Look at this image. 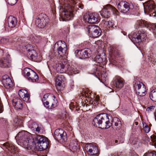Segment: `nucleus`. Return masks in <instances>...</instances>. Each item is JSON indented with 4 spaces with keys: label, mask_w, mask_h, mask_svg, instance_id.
<instances>
[{
    "label": "nucleus",
    "mask_w": 156,
    "mask_h": 156,
    "mask_svg": "<svg viewBox=\"0 0 156 156\" xmlns=\"http://www.w3.org/2000/svg\"><path fill=\"white\" fill-rule=\"evenodd\" d=\"M112 116L106 113H102L98 115L93 119L92 124L96 126H100L101 129H108L112 126L110 122Z\"/></svg>",
    "instance_id": "obj_1"
},
{
    "label": "nucleus",
    "mask_w": 156,
    "mask_h": 156,
    "mask_svg": "<svg viewBox=\"0 0 156 156\" xmlns=\"http://www.w3.org/2000/svg\"><path fill=\"white\" fill-rule=\"evenodd\" d=\"M15 138L22 143L24 148L27 149L31 148L34 139L30 133L25 131L20 132L15 137Z\"/></svg>",
    "instance_id": "obj_2"
},
{
    "label": "nucleus",
    "mask_w": 156,
    "mask_h": 156,
    "mask_svg": "<svg viewBox=\"0 0 156 156\" xmlns=\"http://www.w3.org/2000/svg\"><path fill=\"white\" fill-rule=\"evenodd\" d=\"M24 76L29 81L35 82L38 80V76L34 71L28 68H26L23 71Z\"/></svg>",
    "instance_id": "obj_3"
},
{
    "label": "nucleus",
    "mask_w": 156,
    "mask_h": 156,
    "mask_svg": "<svg viewBox=\"0 0 156 156\" xmlns=\"http://www.w3.org/2000/svg\"><path fill=\"white\" fill-rule=\"evenodd\" d=\"M89 35H91L94 38L98 37L101 35V32L100 28L95 25H89L85 28Z\"/></svg>",
    "instance_id": "obj_4"
},
{
    "label": "nucleus",
    "mask_w": 156,
    "mask_h": 156,
    "mask_svg": "<svg viewBox=\"0 0 156 156\" xmlns=\"http://www.w3.org/2000/svg\"><path fill=\"white\" fill-rule=\"evenodd\" d=\"M48 22V17L45 14L42 13L37 16L35 24L38 27L42 28L46 25Z\"/></svg>",
    "instance_id": "obj_5"
},
{
    "label": "nucleus",
    "mask_w": 156,
    "mask_h": 156,
    "mask_svg": "<svg viewBox=\"0 0 156 156\" xmlns=\"http://www.w3.org/2000/svg\"><path fill=\"white\" fill-rule=\"evenodd\" d=\"M146 36L145 32L143 30H139L137 34H134L132 36L129 35V37L133 43H140Z\"/></svg>",
    "instance_id": "obj_6"
},
{
    "label": "nucleus",
    "mask_w": 156,
    "mask_h": 156,
    "mask_svg": "<svg viewBox=\"0 0 156 156\" xmlns=\"http://www.w3.org/2000/svg\"><path fill=\"white\" fill-rule=\"evenodd\" d=\"M86 21L90 23H97L100 20L99 14L96 13H86L84 15Z\"/></svg>",
    "instance_id": "obj_7"
},
{
    "label": "nucleus",
    "mask_w": 156,
    "mask_h": 156,
    "mask_svg": "<svg viewBox=\"0 0 156 156\" xmlns=\"http://www.w3.org/2000/svg\"><path fill=\"white\" fill-rule=\"evenodd\" d=\"M144 7L145 11L151 12L153 16H156V5H154L153 1L150 0L145 2Z\"/></svg>",
    "instance_id": "obj_8"
},
{
    "label": "nucleus",
    "mask_w": 156,
    "mask_h": 156,
    "mask_svg": "<svg viewBox=\"0 0 156 156\" xmlns=\"http://www.w3.org/2000/svg\"><path fill=\"white\" fill-rule=\"evenodd\" d=\"M110 10H111L113 12L116 14L118 12L117 10L112 5L108 4L104 6L101 12V15L105 18H108L110 15Z\"/></svg>",
    "instance_id": "obj_9"
},
{
    "label": "nucleus",
    "mask_w": 156,
    "mask_h": 156,
    "mask_svg": "<svg viewBox=\"0 0 156 156\" xmlns=\"http://www.w3.org/2000/svg\"><path fill=\"white\" fill-rule=\"evenodd\" d=\"M54 137L57 140H61L65 142L67 140L66 133L62 129H56L54 132Z\"/></svg>",
    "instance_id": "obj_10"
},
{
    "label": "nucleus",
    "mask_w": 156,
    "mask_h": 156,
    "mask_svg": "<svg viewBox=\"0 0 156 156\" xmlns=\"http://www.w3.org/2000/svg\"><path fill=\"white\" fill-rule=\"evenodd\" d=\"M133 8L132 4L130 5L126 2H121L118 5V8L119 10L123 13H126L130 9H132Z\"/></svg>",
    "instance_id": "obj_11"
},
{
    "label": "nucleus",
    "mask_w": 156,
    "mask_h": 156,
    "mask_svg": "<svg viewBox=\"0 0 156 156\" xmlns=\"http://www.w3.org/2000/svg\"><path fill=\"white\" fill-rule=\"evenodd\" d=\"M58 46L57 48L58 54L62 56L66 54L67 49V45L65 42L62 41H59L57 42Z\"/></svg>",
    "instance_id": "obj_12"
},
{
    "label": "nucleus",
    "mask_w": 156,
    "mask_h": 156,
    "mask_svg": "<svg viewBox=\"0 0 156 156\" xmlns=\"http://www.w3.org/2000/svg\"><path fill=\"white\" fill-rule=\"evenodd\" d=\"M45 102L44 106L47 108L52 109L55 108L57 106L58 101L57 100L55 99V96L51 95L48 101Z\"/></svg>",
    "instance_id": "obj_13"
},
{
    "label": "nucleus",
    "mask_w": 156,
    "mask_h": 156,
    "mask_svg": "<svg viewBox=\"0 0 156 156\" xmlns=\"http://www.w3.org/2000/svg\"><path fill=\"white\" fill-rule=\"evenodd\" d=\"M85 148L86 151L91 155L97 154L98 152L97 147L91 144H86Z\"/></svg>",
    "instance_id": "obj_14"
},
{
    "label": "nucleus",
    "mask_w": 156,
    "mask_h": 156,
    "mask_svg": "<svg viewBox=\"0 0 156 156\" xmlns=\"http://www.w3.org/2000/svg\"><path fill=\"white\" fill-rule=\"evenodd\" d=\"M18 94L20 98L23 101L26 102H29L30 96L26 90L24 89L20 90L19 91Z\"/></svg>",
    "instance_id": "obj_15"
},
{
    "label": "nucleus",
    "mask_w": 156,
    "mask_h": 156,
    "mask_svg": "<svg viewBox=\"0 0 156 156\" xmlns=\"http://www.w3.org/2000/svg\"><path fill=\"white\" fill-rule=\"evenodd\" d=\"M56 70L58 73H65L67 70L66 63L65 62H59L57 64Z\"/></svg>",
    "instance_id": "obj_16"
},
{
    "label": "nucleus",
    "mask_w": 156,
    "mask_h": 156,
    "mask_svg": "<svg viewBox=\"0 0 156 156\" xmlns=\"http://www.w3.org/2000/svg\"><path fill=\"white\" fill-rule=\"evenodd\" d=\"M80 54L79 58L83 59L90 57L92 54V51L90 49L87 48L80 51Z\"/></svg>",
    "instance_id": "obj_17"
},
{
    "label": "nucleus",
    "mask_w": 156,
    "mask_h": 156,
    "mask_svg": "<svg viewBox=\"0 0 156 156\" xmlns=\"http://www.w3.org/2000/svg\"><path fill=\"white\" fill-rule=\"evenodd\" d=\"M10 58V56L8 55L5 57L1 58L0 60V66L4 68L9 67L11 66Z\"/></svg>",
    "instance_id": "obj_18"
},
{
    "label": "nucleus",
    "mask_w": 156,
    "mask_h": 156,
    "mask_svg": "<svg viewBox=\"0 0 156 156\" xmlns=\"http://www.w3.org/2000/svg\"><path fill=\"white\" fill-rule=\"evenodd\" d=\"M8 26L11 28L15 27L17 24L16 18L12 16H9L7 19Z\"/></svg>",
    "instance_id": "obj_19"
},
{
    "label": "nucleus",
    "mask_w": 156,
    "mask_h": 156,
    "mask_svg": "<svg viewBox=\"0 0 156 156\" xmlns=\"http://www.w3.org/2000/svg\"><path fill=\"white\" fill-rule=\"evenodd\" d=\"M12 105L16 109H21L23 108L22 101L18 98H15L13 100Z\"/></svg>",
    "instance_id": "obj_20"
},
{
    "label": "nucleus",
    "mask_w": 156,
    "mask_h": 156,
    "mask_svg": "<svg viewBox=\"0 0 156 156\" xmlns=\"http://www.w3.org/2000/svg\"><path fill=\"white\" fill-rule=\"evenodd\" d=\"M110 122L112 123V125H113L114 123V126L115 127L116 129L119 130L122 126L121 122L120 120L117 117H114L113 118L111 119L110 120Z\"/></svg>",
    "instance_id": "obj_21"
},
{
    "label": "nucleus",
    "mask_w": 156,
    "mask_h": 156,
    "mask_svg": "<svg viewBox=\"0 0 156 156\" xmlns=\"http://www.w3.org/2000/svg\"><path fill=\"white\" fill-rule=\"evenodd\" d=\"M64 80L65 78L63 75H58L57 76L55 81L56 85L57 86V88L58 90L60 89V87L61 86L62 82H64Z\"/></svg>",
    "instance_id": "obj_22"
},
{
    "label": "nucleus",
    "mask_w": 156,
    "mask_h": 156,
    "mask_svg": "<svg viewBox=\"0 0 156 156\" xmlns=\"http://www.w3.org/2000/svg\"><path fill=\"white\" fill-rule=\"evenodd\" d=\"M62 15L63 16L64 20L65 21L70 20L73 16L72 12L70 10L68 11L66 9L63 10V12Z\"/></svg>",
    "instance_id": "obj_23"
},
{
    "label": "nucleus",
    "mask_w": 156,
    "mask_h": 156,
    "mask_svg": "<svg viewBox=\"0 0 156 156\" xmlns=\"http://www.w3.org/2000/svg\"><path fill=\"white\" fill-rule=\"evenodd\" d=\"M69 145L70 148L73 150V151H76L77 149L79 148V145L76 139L71 140Z\"/></svg>",
    "instance_id": "obj_24"
},
{
    "label": "nucleus",
    "mask_w": 156,
    "mask_h": 156,
    "mask_svg": "<svg viewBox=\"0 0 156 156\" xmlns=\"http://www.w3.org/2000/svg\"><path fill=\"white\" fill-rule=\"evenodd\" d=\"M94 61L97 64L101 65H104L106 63V58H102L101 57V55H98L94 58Z\"/></svg>",
    "instance_id": "obj_25"
},
{
    "label": "nucleus",
    "mask_w": 156,
    "mask_h": 156,
    "mask_svg": "<svg viewBox=\"0 0 156 156\" xmlns=\"http://www.w3.org/2000/svg\"><path fill=\"white\" fill-rule=\"evenodd\" d=\"M114 86L116 88H120L124 85L123 80L122 78L118 77L116 78L114 83Z\"/></svg>",
    "instance_id": "obj_26"
},
{
    "label": "nucleus",
    "mask_w": 156,
    "mask_h": 156,
    "mask_svg": "<svg viewBox=\"0 0 156 156\" xmlns=\"http://www.w3.org/2000/svg\"><path fill=\"white\" fill-rule=\"evenodd\" d=\"M48 142L47 139L46 140L39 144L37 146L39 147L40 151H43L46 149L48 147Z\"/></svg>",
    "instance_id": "obj_27"
},
{
    "label": "nucleus",
    "mask_w": 156,
    "mask_h": 156,
    "mask_svg": "<svg viewBox=\"0 0 156 156\" xmlns=\"http://www.w3.org/2000/svg\"><path fill=\"white\" fill-rule=\"evenodd\" d=\"M146 89L145 86L141 87L138 90L135 91V92L137 95L140 96H143L146 94Z\"/></svg>",
    "instance_id": "obj_28"
},
{
    "label": "nucleus",
    "mask_w": 156,
    "mask_h": 156,
    "mask_svg": "<svg viewBox=\"0 0 156 156\" xmlns=\"http://www.w3.org/2000/svg\"><path fill=\"white\" fill-rule=\"evenodd\" d=\"M47 139H48L42 135H37L35 137L34 140L35 143L39 145L41 142H43Z\"/></svg>",
    "instance_id": "obj_29"
},
{
    "label": "nucleus",
    "mask_w": 156,
    "mask_h": 156,
    "mask_svg": "<svg viewBox=\"0 0 156 156\" xmlns=\"http://www.w3.org/2000/svg\"><path fill=\"white\" fill-rule=\"evenodd\" d=\"M133 86L134 89L135 91L141 88V87L145 86V85L142 82L139 81H136L134 83Z\"/></svg>",
    "instance_id": "obj_30"
},
{
    "label": "nucleus",
    "mask_w": 156,
    "mask_h": 156,
    "mask_svg": "<svg viewBox=\"0 0 156 156\" xmlns=\"http://www.w3.org/2000/svg\"><path fill=\"white\" fill-rule=\"evenodd\" d=\"M5 146L9 151H15L16 148L13 144L11 143H6L4 144Z\"/></svg>",
    "instance_id": "obj_31"
},
{
    "label": "nucleus",
    "mask_w": 156,
    "mask_h": 156,
    "mask_svg": "<svg viewBox=\"0 0 156 156\" xmlns=\"http://www.w3.org/2000/svg\"><path fill=\"white\" fill-rule=\"evenodd\" d=\"M2 83L7 88H9L12 86V83L10 78L4 80Z\"/></svg>",
    "instance_id": "obj_32"
},
{
    "label": "nucleus",
    "mask_w": 156,
    "mask_h": 156,
    "mask_svg": "<svg viewBox=\"0 0 156 156\" xmlns=\"http://www.w3.org/2000/svg\"><path fill=\"white\" fill-rule=\"evenodd\" d=\"M27 55L30 59L33 61H35L36 59V53L35 51H32L29 52L27 53Z\"/></svg>",
    "instance_id": "obj_33"
},
{
    "label": "nucleus",
    "mask_w": 156,
    "mask_h": 156,
    "mask_svg": "<svg viewBox=\"0 0 156 156\" xmlns=\"http://www.w3.org/2000/svg\"><path fill=\"white\" fill-rule=\"evenodd\" d=\"M149 97L152 101L156 102V89L153 90L150 92Z\"/></svg>",
    "instance_id": "obj_34"
},
{
    "label": "nucleus",
    "mask_w": 156,
    "mask_h": 156,
    "mask_svg": "<svg viewBox=\"0 0 156 156\" xmlns=\"http://www.w3.org/2000/svg\"><path fill=\"white\" fill-rule=\"evenodd\" d=\"M137 23L141 27H146L147 28L149 27L150 25L146 21L143 20H140L137 21Z\"/></svg>",
    "instance_id": "obj_35"
},
{
    "label": "nucleus",
    "mask_w": 156,
    "mask_h": 156,
    "mask_svg": "<svg viewBox=\"0 0 156 156\" xmlns=\"http://www.w3.org/2000/svg\"><path fill=\"white\" fill-rule=\"evenodd\" d=\"M103 23L105 25V26L108 27L109 28L113 27L114 25L112 21L108 20H103Z\"/></svg>",
    "instance_id": "obj_36"
},
{
    "label": "nucleus",
    "mask_w": 156,
    "mask_h": 156,
    "mask_svg": "<svg viewBox=\"0 0 156 156\" xmlns=\"http://www.w3.org/2000/svg\"><path fill=\"white\" fill-rule=\"evenodd\" d=\"M99 97L97 95H95L94 97V100H92V104L95 106H96L99 103Z\"/></svg>",
    "instance_id": "obj_37"
},
{
    "label": "nucleus",
    "mask_w": 156,
    "mask_h": 156,
    "mask_svg": "<svg viewBox=\"0 0 156 156\" xmlns=\"http://www.w3.org/2000/svg\"><path fill=\"white\" fill-rule=\"evenodd\" d=\"M51 95H50L49 94H46L44 95L42 99V101L44 106L46 103L45 102L48 101Z\"/></svg>",
    "instance_id": "obj_38"
},
{
    "label": "nucleus",
    "mask_w": 156,
    "mask_h": 156,
    "mask_svg": "<svg viewBox=\"0 0 156 156\" xmlns=\"http://www.w3.org/2000/svg\"><path fill=\"white\" fill-rule=\"evenodd\" d=\"M26 48L27 50L28 51V53H29V52L35 51L33 48V46L30 44L27 45L26 46Z\"/></svg>",
    "instance_id": "obj_39"
},
{
    "label": "nucleus",
    "mask_w": 156,
    "mask_h": 156,
    "mask_svg": "<svg viewBox=\"0 0 156 156\" xmlns=\"http://www.w3.org/2000/svg\"><path fill=\"white\" fill-rule=\"evenodd\" d=\"M144 130L146 133H148L150 131V128L145 123H143Z\"/></svg>",
    "instance_id": "obj_40"
},
{
    "label": "nucleus",
    "mask_w": 156,
    "mask_h": 156,
    "mask_svg": "<svg viewBox=\"0 0 156 156\" xmlns=\"http://www.w3.org/2000/svg\"><path fill=\"white\" fill-rule=\"evenodd\" d=\"M144 156H156V153L155 152L146 153L144 154Z\"/></svg>",
    "instance_id": "obj_41"
},
{
    "label": "nucleus",
    "mask_w": 156,
    "mask_h": 156,
    "mask_svg": "<svg viewBox=\"0 0 156 156\" xmlns=\"http://www.w3.org/2000/svg\"><path fill=\"white\" fill-rule=\"evenodd\" d=\"M17 0H9L8 3L11 5H14L17 2Z\"/></svg>",
    "instance_id": "obj_42"
},
{
    "label": "nucleus",
    "mask_w": 156,
    "mask_h": 156,
    "mask_svg": "<svg viewBox=\"0 0 156 156\" xmlns=\"http://www.w3.org/2000/svg\"><path fill=\"white\" fill-rule=\"evenodd\" d=\"M154 107L153 106L149 107L147 108L146 110L148 112H150L154 110Z\"/></svg>",
    "instance_id": "obj_43"
},
{
    "label": "nucleus",
    "mask_w": 156,
    "mask_h": 156,
    "mask_svg": "<svg viewBox=\"0 0 156 156\" xmlns=\"http://www.w3.org/2000/svg\"><path fill=\"white\" fill-rule=\"evenodd\" d=\"M10 78L7 75H4L2 77V82L5 80H7V79Z\"/></svg>",
    "instance_id": "obj_44"
},
{
    "label": "nucleus",
    "mask_w": 156,
    "mask_h": 156,
    "mask_svg": "<svg viewBox=\"0 0 156 156\" xmlns=\"http://www.w3.org/2000/svg\"><path fill=\"white\" fill-rule=\"evenodd\" d=\"M152 141L153 142L156 141V136L153 135L151 136Z\"/></svg>",
    "instance_id": "obj_45"
},
{
    "label": "nucleus",
    "mask_w": 156,
    "mask_h": 156,
    "mask_svg": "<svg viewBox=\"0 0 156 156\" xmlns=\"http://www.w3.org/2000/svg\"><path fill=\"white\" fill-rule=\"evenodd\" d=\"M35 129V128H34V129ZM35 129H36V131L38 133H39L41 129V128L40 127H39L38 126H37V127L36 128H35Z\"/></svg>",
    "instance_id": "obj_46"
},
{
    "label": "nucleus",
    "mask_w": 156,
    "mask_h": 156,
    "mask_svg": "<svg viewBox=\"0 0 156 156\" xmlns=\"http://www.w3.org/2000/svg\"><path fill=\"white\" fill-rule=\"evenodd\" d=\"M72 71L74 73V74H76L77 73H78V72H77V71H76V69H73V70H72Z\"/></svg>",
    "instance_id": "obj_47"
},
{
    "label": "nucleus",
    "mask_w": 156,
    "mask_h": 156,
    "mask_svg": "<svg viewBox=\"0 0 156 156\" xmlns=\"http://www.w3.org/2000/svg\"><path fill=\"white\" fill-rule=\"evenodd\" d=\"M80 51H78V50H76L75 52V53L76 54H78V53H80Z\"/></svg>",
    "instance_id": "obj_48"
},
{
    "label": "nucleus",
    "mask_w": 156,
    "mask_h": 156,
    "mask_svg": "<svg viewBox=\"0 0 156 156\" xmlns=\"http://www.w3.org/2000/svg\"><path fill=\"white\" fill-rule=\"evenodd\" d=\"M96 70H97V68L95 67V68L94 69V70L93 71L94 73H96Z\"/></svg>",
    "instance_id": "obj_49"
},
{
    "label": "nucleus",
    "mask_w": 156,
    "mask_h": 156,
    "mask_svg": "<svg viewBox=\"0 0 156 156\" xmlns=\"http://www.w3.org/2000/svg\"><path fill=\"white\" fill-rule=\"evenodd\" d=\"M118 155L116 154H114L113 155H112L111 156H118Z\"/></svg>",
    "instance_id": "obj_50"
},
{
    "label": "nucleus",
    "mask_w": 156,
    "mask_h": 156,
    "mask_svg": "<svg viewBox=\"0 0 156 156\" xmlns=\"http://www.w3.org/2000/svg\"><path fill=\"white\" fill-rule=\"evenodd\" d=\"M154 30H156V24L154 25Z\"/></svg>",
    "instance_id": "obj_51"
},
{
    "label": "nucleus",
    "mask_w": 156,
    "mask_h": 156,
    "mask_svg": "<svg viewBox=\"0 0 156 156\" xmlns=\"http://www.w3.org/2000/svg\"><path fill=\"white\" fill-rule=\"evenodd\" d=\"M118 142V141L117 140H115V143H117Z\"/></svg>",
    "instance_id": "obj_52"
},
{
    "label": "nucleus",
    "mask_w": 156,
    "mask_h": 156,
    "mask_svg": "<svg viewBox=\"0 0 156 156\" xmlns=\"http://www.w3.org/2000/svg\"><path fill=\"white\" fill-rule=\"evenodd\" d=\"M87 104H84V106H86V107H87Z\"/></svg>",
    "instance_id": "obj_53"
},
{
    "label": "nucleus",
    "mask_w": 156,
    "mask_h": 156,
    "mask_svg": "<svg viewBox=\"0 0 156 156\" xmlns=\"http://www.w3.org/2000/svg\"><path fill=\"white\" fill-rule=\"evenodd\" d=\"M35 42H37V43H38L39 42V41H37V40H36L35 41Z\"/></svg>",
    "instance_id": "obj_54"
},
{
    "label": "nucleus",
    "mask_w": 156,
    "mask_h": 156,
    "mask_svg": "<svg viewBox=\"0 0 156 156\" xmlns=\"http://www.w3.org/2000/svg\"><path fill=\"white\" fill-rule=\"evenodd\" d=\"M135 123H136V125H137V124H138V123L137 122H136Z\"/></svg>",
    "instance_id": "obj_55"
},
{
    "label": "nucleus",
    "mask_w": 156,
    "mask_h": 156,
    "mask_svg": "<svg viewBox=\"0 0 156 156\" xmlns=\"http://www.w3.org/2000/svg\"><path fill=\"white\" fill-rule=\"evenodd\" d=\"M35 38L36 39V38H37V37H35Z\"/></svg>",
    "instance_id": "obj_56"
},
{
    "label": "nucleus",
    "mask_w": 156,
    "mask_h": 156,
    "mask_svg": "<svg viewBox=\"0 0 156 156\" xmlns=\"http://www.w3.org/2000/svg\"><path fill=\"white\" fill-rule=\"evenodd\" d=\"M65 115V118H66V115Z\"/></svg>",
    "instance_id": "obj_57"
},
{
    "label": "nucleus",
    "mask_w": 156,
    "mask_h": 156,
    "mask_svg": "<svg viewBox=\"0 0 156 156\" xmlns=\"http://www.w3.org/2000/svg\"><path fill=\"white\" fill-rule=\"evenodd\" d=\"M101 51H102V52H103V50H101Z\"/></svg>",
    "instance_id": "obj_58"
},
{
    "label": "nucleus",
    "mask_w": 156,
    "mask_h": 156,
    "mask_svg": "<svg viewBox=\"0 0 156 156\" xmlns=\"http://www.w3.org/2000/svg\"><path fill=\"white\" fill-rule=\"evenodd\" d=\"M17 119H15V120H17Z\"/></svg>",
    "instance_id": "obj_59"
}]
</instances>
